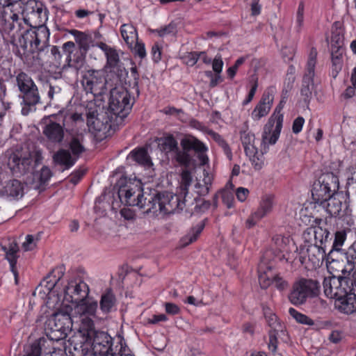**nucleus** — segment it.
<instances>
[{"label": "nucleus", "mask_w": 356, "mask_h": 356, "mask_svg": "<svg viewBox=\"0 0 356 356\" xmlns=\"http://www.w3.org/2000/svg\"><path fill=\"white\" fill-rule=\"evenodd\" d=\"M192 182L191 172L184 170L181 174V185L179 195H173L169 192L157 193L155 191L152 193L154 195V202L156 203V212H149L154 215L172 213L177 210H182L186 207L193 204L196 197L188 195V187Z\"/></svg>", "instance_id": "nucleus-1"}, {"label": "nucleus", "mask_w": 356, "mask_h": 356, "mask_svg": "<svg viewBox=\"0 0 356 356\" xmlns=\"http://www.w3.org/2000/svg\"><path fill=\"white\" fill-rule=\"evenodd\" d=\"M118 196L120 202L131 207H138L145 210V213L156 212V203L154 202V195L150 192H145L138 180H131L127 177H121L117 183Z\"/></svg>", "instance_id": "nucleus-2"}, {"label": "nucleus", "mask_w": 356, "mask_h": 356, "mask_svg": "<svg viewBox=\"0 0 356 356\" xmlns=\"http://www.w3.org/2000/svg\"><path fill=\"white\" fill-rule=\"evenodd\" d=\"M42 159V157L38 152L33 154L27 149L17 148L8 154L7 164L13 175L21 176L32 172L34 167Z\"/></svg>", "instance_id": "nucleus-3"}, {"label": "nucleus", "mask_w": 356, "mask_h": 356, "mask_svg": "<svg viewBox=\"0 0 356 356\" xmlns=\"http://www.w3.org/2000/svg\"><path fill=\"white\" fill-rule=\"evenodd\" d=\"M49 29L44 25L26 29L20 33L16 45L24 51L29 45L32 52L44 51L49 46Z\"/></svg>", "instance_id": "nucleus-4"}, {"label": "nucleus", "mask_w": 356, "mask_h": 356, "mask_svg": "<svg viewBox=\"0 0 356 356\" xmlns=\"http://www.w3.org/2000/svg\"><path fill=\"white\" fill-rule=\"evenodd\" d=\"M241 140L243 146L246 156L250 159L252 165L256 170H261L265 163L264 154H266L269 149V145L274 144L270 143L264 140V131L261 135V143L259 150L254 145V134L248 130L240 131Z\"/></svg>", "instance_id": "nucleus-5"}, {"label": "nucleus", "mask_w": 356, "mask_h": 356, "mask_svg": "<svg viewBox=\"0 0 356 356\" xmlns=\"http://www.w3.org/2000/svg\"><path fill=\"white\" fill-rule=\"evenodd\" d=\"M28 19L22 16L17 10V4L2 6L0 9V28L6 33L11 35L15 40L22 33L24 24H27Z\"/></svg>", "instance_id": "nucleus-6"}, {"label": "nucleus", "mask_w": 356, "mask_h": 356, "mask_svg": "<svg viewBox=\"0 0 356 356\" xmlns=\"http://www.w3.org/2000/svg\"><path fill=\"white\" fill-rule=\"evenodd\" d=\"M73 320L67 312L59 311L49 316L45 322L46 336L51 341L64 339L72 331Z\"/></svg>", "instance_id": "nucleus-7"}, {"label": "nucleus", "mask_w": 356, "mask_h": 356, "mask_svg": "<svg viewBox=\"0 0 356 356\" xmlns=\"http://www.w3.org/2000/svg\"><path fill=\"white\" fill-rule=\"evenodd\" d=\"M109 109L118 124L122 123L129 114L134 103L129 92L122 86L111 89Z\"/></svg>", "instance_id": "nucleus-8"}, {"label": "nucleus", "mask_w": 356, "mask_h": 356, "mask_svg": "<svg viewBox=\"0 0 356 356\" xmlns=\"http://www.w3.org/2000/svg\"><path fill=\"white\" fill-rule=\"evenodd\" d=\"M181 146L182 149L179 147L174 152L175 159L180 165L188 166L191 163V156L188 152L191 149L198 154V158L202 165H205L209 159L205 152L207 150V147L203 143L193 136H189L183 138L181 140Z\"/></svg>", "instance_id": "nucleus-9"}, {"label": "nucleus", "mask_w": 356, "mask_h": 356, "mask_svg": "<svg viewBox=\"0 0 356 356\" xmlns=\"http://www.w3.org/2000/svg\"><path fill=\"white\" fill-rule=\"evenodd\" d=\"M339 179L332 172L322 175L314 183L312 196L314 202L325 207V200L334 195L339 189Z\"/></svg>", "instance_id": "nucleus-10"}, {"label": "nucleus", "mask_w": 356, "mask_h": 356, "mask_svg": "<svg viewBox=\"0 0 356 356\" xmlns=\"http://www.w3.org/2000/svg\"><path fill=\"white\" fill-rule=\"evenodd\" d=\"M319 287L317 281L301 278L293 283L292 290L289 294V300L294 305H302L306 302L307 298L318 296Z\"/></svg>", "instance_id": "nucleus-11"}, {"label": "nucleus", "mask_w": 356, "mask_h": 356, "mask_svg": "<svg viewBox=\"0 0 356 356\" xmlns=\"http://www.w3.org/2000/svg\"><path fill=\"white\" fill-rule=\"evenodd\" d=\"M350 266L348 271L345 268L341 270L343 276H332L324 279V293L327 298L337 300L350 291L349 281L346 275V274L349 275L350 271L353 270L352 266L350 265Z\"/></svg>", "instance_id": "nucleus-12"}, {"label": "nucleus", "mask_w": 356, "mask_h": 356, "mask_svg": "<svg viewBox=\"0 0 356 356\" xmlns=\"http://www.w3.org/2000/svg\"><path fill=\"white\" fill-rule=\"evenodd\" d=\"M15 84L22 93V102L29 107L35 106L40 102L37 86L31 77L21 72L15 76Z\"/></svg>", "instance_id": "nucleus-13"}, {"label": "nucleus", "mask_w": 356, "mask_h": 356, "mask_svg": "<svg viewBox=\"0 0 356 356\" xmlns=\"http://www.w3.org/2000/svg\"><path fill=\"white\" fill-rule=\"evenodd\" d=\"M97 301H82L76 304L74 307L73 318L79 323L80 326L77 331L89 330L94 328V320L97 318Z\"/></svg>", "instance_id": "nucleus-14"}, {"label": "nucleus", "mask_w": 356, "mask_h": 356, "mask_svg": "<svg viewBox=\"0 0 356 356\" xmlns=\"http://www.w3.org/2000/svg\"><path fill=\"white\" fill-rule=\"evenodd\" d=\"M282 108V102H280L269 118L267 123L264 125V140L265 141L272 144H275L277 141L283 124L284 116L281 113Z\"/></svg>", "instance_id": "nucleus-15"}, {"label": "nucleus", "mask_w": 356, "mask_h": 356, "mask_svg": "<svg viewBox=\"0 0 356 356\" xmlns=\"http://www.w3.org/2000/svg\"><path fill=\"white\" fill-rule=\"evenodd\" d=\"M317 51L314 47L311 48L307 63L306 72L303 76L300 94L305 102H309L312 97L314 88L313 78L316 63Z\"/></svg>", "instance_id": "nucleus-16"}, {"label": "nucleus", "mask_w": 356, "mask_h": 356, "mask_svg": "<svg viewBox=\"0 0 356 356\" xmlns=\"http://www.w3.org/2000/svg\"><path fill=\"white\" fill-rule=\"evenodd\" d=\"M82 84L87 92H91L97 95L106 92L108 82L101 72L89 70L83 76Z\"/></svg>", "instance_id": "nucleus-17"}, {"label": "nucleus", "mask_w": 356, "mask_h": 356, "mask_svg": "<svg viewBox=\"0 0 356 356\" xmlns=\"http://www.w3.org/2000/svg\"><path fill=\"white\" fill-rule=\"evenodd\" d=\"M97 46L105 54L106 58V67L110 69V72L116 73L119 81H121V78L127 75V72L120 60L118 51L104 42H99Z\"/></svg>", "instance_id": "nucleus-18"}, {"label": "nucleus", "mask_w": 356, "mask_h": 356, "mask_svg": "<svg viewBox=\"0 0 356 356\" xmlns=\"http://www.w3.org/2000/svg\"><path fill=\"white\" fill-rule=\"evenodd\" d=\"M17 10H20L21 15L26 19L31 17L32 19H38L39 23H43L47 19L42 4L35 0L20 1L17 4Z\"/></svg>", "instance_id": "nucleus-19"}, {"label": "nucleus", "mask_w": 356, "mask_h": 356, "mask_svg": "<svg viewBox=\"0 0 356 356\" xmlns=\"http://www.w3.org/2000/svg\"><path fill=\"white\" fill-rule=\"evenodd\" d=\"M1 250L5 253V258L9 262L11 272L17 284L18 273L16 268L17 261L19 257V248L15 238H7L0 244Z\"/></svg>", "instance_id": "nucleus-20"}, {"label": "nucleus", "mask_w": 356, "mask_h": 356, "mask_svg": "<svg viewBox=\"0 0 356 356\" xmlns=\"http://www.w3.org/2000/svg\"><path fill=\"white\" fill-rule=\"evenodd\" d=\"M88 293V286L82 281H71L65 289V299L75 304L85 300Z\"/></svg>", "instance_id": "nucleus-21"}, {"label": "nucleus", "mask_w": 356, "mask_h": 356, "mask_svg": "<svg viewBox=\"0 0 356 356\" xmlns=\"http://www.w3.org/2000/svg\"><path fill=\"white\" fill-rule=\"evenodd\" d=\"M24 195V186L17 179L10 180L0 188V198L8 200H19Z\"/></svg>", "instance_id": "nucleus-22"}, {"label": "nucleus", "mask_w": 356, "mask_h": 356, "mask_svg": "<svg viewBox=\"0 0 356 356\" xmlns=\"http://www.w3.org/2000/svg\"><path fill=\"white\" fill-rule=\"evenodd\" d=\"M87 228L90 230L99 232L97 235L100 236H116L120 235L127 229V224H88ZM95 236L96 234H93Z\"/></svg>", "instance_id": "nucleus-23"}, {"label": "nucleus", "mask_w": 356, "mask_h": 356, "mask_svg": "<svg viewBox=\"0 0 356 356\" xmlns=\"http://www.w3.org/2000/svg\"><path fill=\"white\" fill-rule=\"evenodd\" d=\"M42 133L48 142L53 144L62 143L65 136L63 127L55 122H50L45 124Z\"/></svg>", "instance_id": "nucleus-24"}, {"label": "nucleus", "mask_w": 356, "mask_h": 356, "mask_svg": "<svg viewBox=\"0 0 356 356\" xmlns=\"http://www.w3.org/2000/svg\"><path fill=\"white\" fill-rule=\"evenodd\" d=\"M273 102V95L269 92L264 93L261 100L253 109L251 117L257 121L269 113Z\"/></svg>", "instance_id": "nucleus-25"}, {"label": "nucleus", "mask_w": 356, "mask_h": 356, "mask_svg": "<svg viewBox=\"0 0 356 356\" xmlns=\"http://www.w3.org/2000/svg\"><path fill=\"white\" fill-rule=\"evenodd\" d=\"M299 250V261L301 264L306 261L307 258L314 264L318 263L321 257H323V252L318 246L309 245L300 246Z\"/></svg>", "instance_id": "nucleus-26"}, {"label": "nucleus", "mask_w": 356, "mask_h": 356, "mask_svg": "<svg viewBox=\"0 0 356 356\" xmlns=\"http://www.w3.org/2000/svg\"><path fill=\"white\" fill-rule=\"evenodd\" d=\"M274 205V196L265 195L261 197L258 209L252 213L251 220L259 221L270 213Z\"/></svg>", "instance_id": "nucleus-27"}, {"label": "nucleus", "mask_w": 356, "mask_h": 356, "mask_svg": "<svg viewBox=\"0 0 356 356\" xmlns=\"http://www.w3.org/2000/svg\"><path fill=\"white\" fill-rule=\"evenodd\" d=\"M335 307L341 312L351 314L356 311V295L347 293L334 302Z\"/></svg>", "instance_id": "nucleus-28"}, {"label": "nucleus", "mask_w": 356, "mask_h": 356, "mask_svg": "<svg viewBox=\"0 0 356 356\" xmlns=\"http://www.w3.org/2000/svg\"><path fill=\"white\" fill-rule=\"evenodd\" d=\"M54 162L60 165L65 167V169H69L76 163V158L67 150L60 149L53 155Z\"/></svg>", "instance_id": "nucleus-29"}, {"label": "nucleus", "mask_w": 356, "mask_h": 356, "mask_svg": "<svg viewBox=\"0 0 356 356\" xmlns=\"http://www.w3.org/2000/svg\"><path fill=\"white\" fill-rule=\"evenodd\" d=\"M266 270V263L261 261L258 266L259 282L261 288L266 289L273 283L274 274L271 272V267H267Z\"/></svg>", "instance_id": "nucleus-30"}, {"label": "nucleus", "mask_w": 356, "mask_h": 356, "mask_svg": "<svg viewBox=\"0 0 356 356\" xmlns=\"http://www.w3.org/2000/svg\"><path fill=\"white\" fill-rule=\"evenodd\" d=\"M343 49L341 47H332V75L336 77L342 68Z\"/></svg>", "instance_id": "nucleus-31"}, {"label": "nucleus", "mask_w": 356, "mask_h": 356, "mask_svg": "<svg viewBox=\"0 0 356 356\" xmlns=\"http://www.w3.org/2000/svg\"><path fill=\"white\" fill-rule=\"evenodd\" d=\"M158 147L165 153L174 152L178 147V143L171 134L164 136L157 140Z\"/></svg>", "instance_id": "nucleus-32"}, {"label": "nucleus", "mask_w": 356, "mask_h": 356, "mask_svg": "<svg viewBox=\"0 0 356 356\" xmlns=\"http://www.w3.org/2000/svg\"><path fill=\"white\" fill-rule=\"evenodd\" d=\"M120 33L122 38L130 47H131L138 40L136 29L132 24H122L120 28Z\"/></svg>", "instance_id": "nucleus-33"}, {"label": "nucleus", "mask_w": 356, "mask_h": 356, "mask_svg": "<svg viewBox=\"0 0 356 356\" xmlns=\"http://www.w3.org/2000/svg\"><path fill=\"white\" fill-rule=\"evenodd\" d=\"M213 177L208 172L204 173V178L202 180H197L194 186V192L198 196H205L209 192L212 184Z\"/></svg>", "instance_id": "nucleus-34"}, {"label": "nucleus", "mask_w": 356, "mask_h": 356, "mask_svg": "<svg viewBox=\"0 0 356 356\" xmlns=\"http://www.w3.org/2000/svg\"><path fill=\"white\" fill-rule=\"evenodd\" d=\"M204 228V224H197L195 226H193L188 233L181 238L179 248H185L195 241Z\"/></svg>", "instance_id": "nucleus-35"}, {"label": "nucleus", "mask_w": 356, "mask_h": 356, "mask_svg": "<svg viewBox=\"0 0 356 356\" xmlns=\"http://www.w3.org/2000/svg\"><path fill=\"white\" fill-rule=\"evenodd\" d=\"M83 142V136L82 134H72L71 139L69 142V147L74 158H79L81 154L85 151Z\"/></svg>", "instance_id": "nucleus-36"}, {"label": "nucleus", "mask_w": 356, "mask_h": 356, "mask_svg": "<svg viewBox=\"0 0 356 356\" xmlns=\"http://www.w3.org/2000/svg\"><path fill=\"white\" fill-rule=\"evenodd\" d=\"M71 34L74 37L76 42L78 43L81 51L86 53L92 42L91 35L77 30H72Z\"/></svg>", "instance_id": "nucleus-37"}, {"label": "nucleus", "mask_w": 356, "mask_h": 356, "mask_svg": "<svg viewBox=\"0 0 356 356\" xmlns=\"http://www.w3.org/2000/svg\"><path fill=\"white\" fill-rule=\"evenodd\" d=\"M116 299L111 291L108 289L107 291L102 294L99 302L100 309L104 314H108L111 312L113 307H115Z\"/></svg>", "instance_id": "nucleus-38"}, {"label": "nucleus", "mask_w": 356, "mask_h": 356, "mask_svg": "<svg viewBox=\"0 0 356 356\" xmlns=\"http://www.w3.org/2000/svg\"><path fill=\"white\" fill-rule=\"evenodd\" d=\"M341 202L337 199L334 195L325 200L324 207H326L325 211L330 216H336L339 214L341 210Z\"/></svg>", "instance_id": "nucleus-39"}, {"label": "nucleus", "mask_w": 356, "mask_h": 356, "mask_svg": "<svg viewBox=\"0 0 356 356\" xmlns=\"http://www.w3.org/2000/svg\"><path fill=\"white\" fill-rule=\"evenodd\" d=\"M208 134L218 144V145L222 149L227 159L231 161L232 159V150L220 134L212 130H209L208 131Z\"/></svg>", "instance_id": "nucleus-40"}, {"label": "nucleus", "mask_w": 356, "mask_h": 356, "mask_svg": "<svg viewBox=\"0 0 356 356\" xmlns=\"http://www.w3.org/2000/svg\"><path fill=\"white\" fill-rule=\"evenodd\" d=\"M296 220L302 222H322L323 221L321 218L315 216L308 207L302 208L299 211Z\"/></svg>", "instance_id": "nucleus-41"}, {"label": "nucleus", "mask_w": 356, "mask_h": 356, "mask_svg": "<svg viewBox=\"0 0 356 356\" xmlns=\"http://www.w3.org/2000/svg\"><path fill=\"white\" fill-rule=\"evenodd\" d=\"M132 157L134 159L140 164L149 166L152 162L147 151L144 148L131 152Z\"/></svg>", "instance_id": "nucleus-42"}, {"label": "nucleus", "mask_w": 356, "mask_h": 356, "mask_svg": "<svg viewBox=\"0 0 356 356\" xmlns=\"http://www.w3.org/2000/svg\"><path fill=\"white\" fill-rule=\"evenodd\" d=\"M46 340L44 338H40L35 341L25 351V356H40L42 347L44 345Z\"/></svg>", "instance_id": "nucleus-43"}, {"label": "nucleus", "mask_w": 356, "mask_h": 356, "mask_svg": "<svg viewBox=\"0 0 356 356\" xmlns=\"http://www.w3.org/2000/svg\"><path fill=\"white\" fill-rule=\"evenodd\" d=\"M150 32L157 33L159 37L174 35L177 33V24L172 22L169 24L157 29H151Z\"/></svg>", "instance_id": "nucleus-44"}, {"label": "nucleus", "mask_w": 356, "mask_h": 356, "mask_svg": "<svg viewBox=\"0 0 356 356\" xmlns=\"http://www.w3.org/2000/svg\"><path fill=\"white\" fill-rule=\"evenodd\" d=\"M289 313L294 319H296L297 322L301 324L307 325H314V322L312 318L302 313L298 312L294 308H289Z\"/></svg>", "instance_id": "nucleus-45"}, {"label": "nucleus", "mask_w": 356, "mask_h": 356, "mask_svg": "<svg viewBox=\"0 0 356 356\" xmlns=\"http://www.w3.org/2000/svg\"><path fill=\"white\" fill-rule=\"evenodd\" d=\"M49 278V277L48 276L43 280L40 284L35 289L33 295H35L36 293L40 294L43 293L44 295L47 293H49L54 288L57 281H48Z\"/></svg>", "instance_id": "nucleus-46"}, {"label": "nucleus", "mask_w": 356, "mask_h": 356, "mask_svg": "<svg viewBox=\"0 0 356 356\" xmlns=\"http://www.w3.org/2000/svg\"><path fill=\"white\" fill-rule=\"evenodd\" d=\"M346 238V232L345 230L337 231L335 233L332 249L337 251H339L341 250V248L343 245Z\"/></svg>", "instance_id": "nucleus-47"}, {"label": "nucleus", "mask_w": 356, "mask_h": 356, "mask_svg": "<svg viewBox=\"0 0 356 356\" xmlns=\"http://www.w3.org/2000/svg\"><path fill=\"white\" fill-rule=\"evenodd\" d=\"M51 175V170L46 166L42 167L39 172L34 174V177L38 179L41 184H44L48 181Z\"/></svg>", "instance_id": "nucleus-48"}, {"label": "nucleus", "mask_w": 356, "mask_h": 356, "mask_svg": "<svg viewBox=\"0 0 356 356\" xmlns=\"http://www.w3.org/2000/svg\"><path fill=\"white\" fill-rule=\"evenodd\" d=\"M221 196L223 203L227 208H231L234 205V193L227 189H224L221 192Z\"/></svg>", "instance_id": "nucleus-49"}, {"label": "nucleus", "mask_w": 356, "mask_h": 356, "mask_svg": "<svg viewBox=\"0 0 356 356\" xmlns=\"http://www.w3.org/2000/svg\"><path fill=\"white\" fill-rule=\"evenodd\" d=\"M49 90L47 95L49 98L52 100L54 98H58L60 95L62 88L60 86L56 83H49L48 85Z\"/></svg>", "instance_id": "nucleus-50"}, {"label": "nucleus", "mask_w": 356, "mask_h": 356, "mask_svg": "<svg viewBox=\"0 0 356 356\" xmlns=\"http://www.w3.org/2000/svg\"><path fill=\"white\" fill-rule=\"evenodd\" d=\"M304 11H305V5L302 1L300 2L298 5V8L296 13V23L298 28L300 29L303 26L304 21Z\"/></svg>", "instance_id": "nucleus-51"}, {"label": "nucleus", "mask_w": 356, "mask_h": 356, "mask_svg": "<svg viewBox=\"0 0 356 356\" xmlns=\"http://www.w3.org/2000/svg\"><path fill=\"white\" fill-rule=\"evenodd\" d=\"M33 235H27L25 241L22 243V248L24 251L33 250L36 247V241Z\"/></svg>", "instance_id": "nucleus-52"}, {"label": "nucleus", "mask_w": 356, "mask_h": 356, "mask_svg": "<svg viewBox=\"0 0 356 356\" xmlns=\"http://www.w3.org/2000/svg\"><path fill=\"white\" fill-rule=\"evenodd\" d=\"M67 60V66L70 68L73 69L76 72V73H77L80 70H81L84 65V59L83 58H79L76 60H72L71 58H69Z\"/></svg>", "instance_id": "nucleus-53"}, {"label": "nucleus", "mask_w": 356, "mask_h": 356, "mask_svg": "<svg viewBox=\"0 0 356 356\" xmlns=\"http://www.w3.org/2000/svg\"><path fill=\"white\" fill-rule=\"evenodd\" d=\"M245 58L244 57H241V58H238L236 60L235 64L232 67H230L227 70V75L231 79H232L235 76L238 67L240 65H241L245 62Z\"/></svg>", "instance_id": "nucleus-54"}, {"label": "nucleus", "mask_w": 356, "mask_h": 356, "mask_svg": "<svg viewBox=\"0 0 356 356\" xmlns=\"http://www.w3.org/2000/svg\"><path fill=\"white\" fill-rule=\"evenodd\" d=\"M223 67V61L220 55H216L212 62V68L216 74H220Z\"/></svg>", "instance_id": "nucleus-55"}, {"label": "nucleus", "mask_w": 356, "mask_h": 356, "mask_svg": "<svg viewBox=\"0 0 356 356\" xmlns=\"http://www.w3.org/2000/svg\"><path fill=\"white\" fill-rule=\"evenodd\" d=\"M304 123H305V119L302 117L299 116L297 118H296L293 120V125H292L293 133L295 134H299L302 129Z\"/></svg>", "instance_id": "nucleus-56"}, {"label": "nucleus", "mask_w": 356, "mask_h": 356, "mask_svg": "<svg viewBox=\"0 0 356 356\" xmlns=\"http://www.w3.org/2000/svg\"><path fill=\"white\" fill-rule=\"evenodd\" d=\"M272 284H273L279 290H284L288 286L287 282L284 280L282 277L275 275L273 277Z\"/></svg>", "instance_id": "nucleus-57"}, {"label": "nucleus", "mask_w": 356, "mask_h": 356, "mask_svg": "<svg viewBox=\"0 0 356 356\" xmlns=\"http://www.w3.org/2000/svg\"><path fill=\"white\" fill-rule=\"evenodd\" d=\"M277 347V339L275 331H270L269 333L268 348L272 352H275Z\"/></svg>", "instance_id": "nucleus-58"}, {"label": "nucleus", "mask_w": 356, "mask_h": 356, "mask_svg": "<svg viewBox=\"0 0 356 356\" xmlns=\"http://www.w3.org/2000/svg\"><path fill=\"white\" fill-rule=\"evenodd\" d=\"M310 231L313 232L314 235H317L318 234H322L323 236V241H327L329 236H330V232L327 231V229H323L321 227H311Z\"/></svg>", "instance_id": "nucleus-59"}, {"label": "nucleus", "mask_w": 356, "mask_h": 356, "mask_svg": "<svg viewBox=\"0 0 356 356\" xmlns=\"http://www.w3.org/2000/svg\"><path fill=\"white\" fill-rule=\"evenodd\" d=\"M186 63L189 66H193L200 59V54L198 52H191L188 54L187 56L185 58Z\"/></svg>", "instance_id": "nucleus-60"}, {"label": "nucleus", "mask_w": 356, "mask_h": 356, "mask_svg": "<svg viewBox=\"0 0 356 356\" xmlns=\"http://www.w3.org/2000/svg\"><path fill=\"white\" fill-rule=\"evenodd\" d=\"M248 194H249L248 189L243 188V187L238 188L236 191V197L241 202L245 201L246 200Z\"/></svg>", "instance_id": "nucleus-61"}, {"label": "nucleus", "mask_w": 356, "mask_h": 356, "mask_svg": "<svg viewBox=\"0 0 356 356\" xmlns=\"http://www.w3.org/2000/svg\"><path fill=\"white\" fill-rule=\"evenodd\" d=\"M165 312L169 314L175 315L179 312V307L174 303L166 302L165 304Z\"/></svg>", "instance_id": "nucleus-62"}, {"label": "nucleus", "mask_w": 356, "mask_h": 356, "mask_svg": "<svg viewBox=\"0 0 356 356\" xmlns=\"http://www.w3.org/2000/svg\"><path fill=\"white\" fill-rule=\"evenodd\" d=\"M85 172L86 171L84 170H79L75 171L74 173L71 175L70 182H72L74 184H77L81 179V177L84 175Z\"/></svg>", "instance_id": "nucleus-63"}, {"label": "nucleus", "mask_w": 356, "mask_h": 356, "mask_svg": "<svg viewBox=\"0 0 356 356\" xmlns=\"http://www.w3.org/2000/svg\"><path fill=\"white\" fill-rule=\"evenodd\" d=\"M75 44L73 42L69 41L63 44V49L68 54L67 59L71 58V54L73 52Z\"/></svg>", "instance_id": "nucleus-64"}]
</instances>
